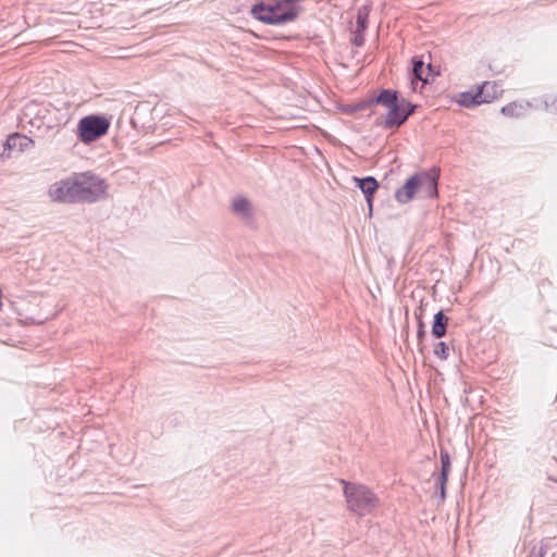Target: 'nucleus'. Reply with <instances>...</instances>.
<instances>
[{
  "label": "nucleus",
  "instance_id": "4468645a",
  "mask_svg": "<svg viewBox=\"0 0 557 557\" xmlns=\"http://www.w3.org/2000/svg\"><path fill=\"white\" fill-rule=\"evenodd\" d=\"M412 71H413V75L417 79L426 83L428 82L426 72H430L431 67H430V65L424 66V63L422 61H414Z\"/></svg>",
  "mask_w": 557,
  "mask_h": 557
},
{
  "label": "nucleus",
  "instance_id": "39448f33",
  "mask_svg": "<svg viewBox=\"0 0 557 557\" xmlns=\"http://www.w3.org/2000/svg\"><path fill=\"white\" fill-rule=\"evenodd\" d=\"M110 123L103 116L88 115L83 117L77 125L81 140L89 144L103 136L109 129Z\"/></svg>",
  "mask_w": 557,
  "mask_h": 557
},
{
  "label": "nucleus",
  "instance_id": "423d86ee",
  "mask_svg": "<svg viewBox=\"0 0 557 557\" xmlns=\"http://www.w3.org/2000/svg\"><path fill=\"white\" fill-rule=\"evenodd\" d=\"M48 197L53 202L73 203L77 201L75 174L54 182L48 189Z\"/></svg>",
  "mask_w": 557,
  "mask_h": 557
},
{
  "label": "nucleus",
  "instance_id": "dca6fc26",
  "mask_svg": "<svg viewBox=\"0 0 557 557\" xmlns=\"http://www.w3.org/2000/svg\"><path fill=\"white\" fill-rule=\"evenodd\" d=\"M434 355L442 360H445L449 356V348L444 342H440L434 347Z\"/></svg>",
  "mask_w": 557,
  "mask_h": 557
},
{
  "label": "nucleus",
  "instance_id": "f8f14e48",
  "mask_svg": "<svg viewBox=\"0 0 557 557\" xmlns=\"http://www.w3.org/2000/svg\"><path fill=\"white\" fill-rule=\"evenodd\" d=\"M32 140L26 137V136H22L20 134H12L10 136H8L7 140H5V149H9V150H13V149H18V150H25L27 148H29L32 146Z\"/></svg>",
  "mask_w": 557,
  "mask_h": 557
},
{
  "label": "nucleus",
  "instance_id": "9d476101",
  "mask_svg": "<svg viewBox=\"0 0 557 557\" xmlns=\"http://www.w3.org/2000/svg\"><path fill=\"white\" fill-rule=\"evenodd\" d=\"M232 211L238 218L248 220L252 215V207L248 199L237 197L232 201Z\"/></svg>",
  "mask_w": 557,
  "mask_h": 557
},
{
  "label": "nucleus",
  "instance_id": "ddd939ff",
  "mask_svg": "<svg viewBox=\"0 0 557 557\" xmlns=\"http://www.w3.org/2000/svg\"><path fill=\"white\" fill-rule=\"evenodd\" d=\"M446 322H447V319L445 318L444 313L442 311H438L435 315H434V323H433V326H432V334L437 337V338H441L445 335L446 333Z\"/></svg>",
  "mask_w": 557,
  "mask_h": 557
},
{
  "label": "nucleus",
  "instance_id": "f257e3e1",
  "mask_svg": "<svg viewBox=\"0 0 557 557\" xmlns=\"http://www.w3.org/2000/svg\"><path fill=\"white\" fill-rule=\"evenodd\" d=\"M347 509L358 516L371 515L380 505L377 495L368 486L362 484L342 481Z\"/></svg>",
  "mask_w": 557,
  "mask_h": 557
},
{
  "label": "nucleus",
  "instance_id": "aec40b11",
  "mask_svg": "<svg viewBox=\"0 0 557 557\" xmlns=\"http://www.w3.org/2000/svg\"><path fill=\"white\" fill-rule=\"evenodd\" d=\"M555 110L557 111V100H556V102H555Z\"/></svg>",
  "mask_w": 557,
  "mask_h": 557
},
{
  "label": "nucleus",
  "instance_id": "2eb2a0df",
  "mask_svg": "<svg viewBox=\"0 0 557 557\" xmlns=\"http://www.w3.org/2000/svg\"><path fill=\"white\" fill-rule=\"evenodd\" d=\"M523 107L522 104L518 103H509L508 106L504 107L502 109V112L504 114L510 115V116H520L522 115Z\"/></svg>",
  "mask_w": 557,
  "mask_h": 557
},
{
  "label": "nucleus",
  "instance_id": "a211bd4d",
  "mask_svg": "<svg viewBox=\"0 0 557 557\" xmlns=\"http://www.w3.org/2000/svg\"><path fill=\"white\" fill-rule=\"evenodd\" d=\"M447 480H448V476H445V475H438V478H437L441 500H444L445 496H446Z\"/></svg>",
  "mask_w": 557,
  "mask_h": 557
},
{
  "label": "nucleus",
  "instance_id": "f3484780",
  "mask_svg": "<svg viewBox=\"0 0 557 557\" xmlns=\"http://www.w3.org/2000/svg\"><path fill=\"white\" fill-rule=\"evenodd\" d=\"M441 463H442V471L440 475L448 476L449 470H450V461L449 456L446 451L441 453Z\"/></svg>",
  "mask_w": 557,
  "mask_h": 557
},
{
  "label": "nucleus",
  "instance_id": "7ed1b4c3",
  "mask_svg": "<svg viewBox=\"0 0 557 557\" xmlns=\"http://www.w3.org/2000/svg\"><path fill=\"white\" fill-rule=\"evenodd\" d=\"M376 102L385 108L384 126L389 128L401 125L413 110L405 99L398 100L397 94L392 90H383Z\"/></svg>",
  "mask_w": 557,
  "mask_h": 557
},
{
  "label": "nucleus",
  "instance_id": "1a4fd4ad",
  "mask_svg": "<svg viewBox=\"0 0 557 557\" xmlns=\"http://www.w3.org/2000/svg\"><path fill=\"white\" fill-rule=\"evenodd\" d=\"M490 87V83H484L482 89L475 94L462 92L459 98V103L463 107H470L472 104L488 102L490 100L486 97H483V90L488 89Z\"/></svg>",
  "mask_w": 557,
  "mask_h": 557
},
{
  "label": "nucleus",
  "instance_id": "0eeeda50",
  "mask_svg": "<svg viewBox=\"0 0 557 557\" xmlns=\"http://www.w3.org/2000/svg\"><path fill=\"white\" fill-rule=\"evenodd\" d=\"M418 187L419 174H416L408 178L404 186L396 191L395 197L397 201L400 203L409 202L414 197V195H420V188Z\"/></svg>",
  "mask_w": 557,
  "mask_h": 557
},
{
  "label": "nucleus",
  "instance_id": "6e6552de",
  "mask_svg": "<svg viewBox=\"0 0 557 557\" xmlns=\"http://www.w3.org/2000/svg\"><path fill=\"white\" fill-rule=\"evenodd\" d=\"M420 195L425 198H432L437 195L436 178L425 172L419 173Z\"/></svg>",
  "mask_w": 557,
  "mask_h": 557
},
{
  "label": "nucleus",
  "instance_id": "9b49d317",
  "mask_svg": "<svg viewBox=\"0 0 557 557\" xmlns=\"http://www.w3.org/2000/svg\"><path fill=\"white\" fill-rule=\"evenodd\" d=\"M354 180L357 183L358 187L366 195L367 202H368L369 207L371 208V206H372V195L374 194V191L377 188V182L372 176H369V177H366V178H357V177H355Z\"/></svg>",
  "mask_w": 557,
  "mask_h": 557
},
{
  "label": "nucleus",
  "instance_id": "20e7f679",
  "mask_svg": "<svg viewBox=\"0 0 557 557\" xmlns=\"http://www.w3.org/2000/svg\"><path fill=\"white\" fill-rule=\"evenodd\" d=\"M77 201L94 202L103 198L108 185L101 177L89 173L75 174Z\"/></svg>",
  "mask_w": 557,
  "mask_h": 557
},
{
  "label": "nucleus",
  "instance_id": "6ab92c4d",
  "mask_svg": "<svg viewBox=\"0 0 557 557\" xmlns=\"http://www.w3.org/2000/svg\"><path fill=\"white\" fill-rule=\"evenodd\" d=\"M358 23L363 27V20L360 14L358 15Z\"/></svg>",
  "mask_w": 557,
  "mask_h": 557
},
{
  "label": "nucleus",
  "instance_id": "f03ea898",
  "mask_svg": "<svg viewBox=\"0 0 557 557\" xmlns=\"http://www.w3.org/2000/svg\"><path fill=\"white\" fill-rule=\"evenodd\" d=\"M251 15L265 24H283L295 20L298 15L296 0H276L269 3H257L251 8Z\"/></svg>",
  "mask_w": 557,
  "mask_h": 557
}]
</instances>
